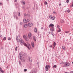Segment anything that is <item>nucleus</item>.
Listing matches in <instances>:
<instances>
[{"label":"nucleus","mask_w":73,"mask_h":73,"mask_svg":"<svg viewBox=\"0 0 73 73\" xmlns=\"http://www.w3.org/2000/svg\"><path fill=\"white\" fill-rule=\"evenodd\" d=\"M41 29H43V28H42V27Z\"/></svg>","instance_id":"8fccbe9b"},{"label":"nucleus","mask_w":73,"mask_h":73,"mask_svg":"<svg viewBox=\"0 0 73 73\" xmlns=\"http://www.w3.org/2000/svg\"><path fill=\"white\" fill-rule=\"evenodd\" d=\"M50 66L49 65H46L45 66L46 70V71H48V70H49V69H50Z\"/></svg>","instance_id":"7ed1b4c3"},{"label":"nucleus","mask_w":73,"mask_h":73,"mask_svg":"<svg viewBox=\"0 0 73 73\" xmlns=\"http://www.w3.org/2000/svg\"><path fill=\"white\" fill-rule=\"evenodd\" d=\"M31 45L33 48H34L35 46V45L34 44V42H33V41L32 42Z\"/></svg>","instance_id":"9d476101"},{"label":"nucleus","mask_w":73,"mask_h":73,"mask_svg":"<svg viewBox=\"0 0 73 73\" xmlns=\"http://www.w3.org/2000/svg\"><path fill=\"white\" fill-rule=\"evenodd\" d=\"M27 27H28V25L27 24H26L24 25L25 28H27Z\"/></svg>","instance_id":"aec40b11"},{"label":"nucleus","mask_w":73,"mask_h":73,"mask_svg":"<svg viewBox=\"0 0 73 73\" xmlns=\"http://www.w3.org/2000/svg\"><path fill=\"white\" fill-rule=\"evenodd\" d=\"M53 13H56V12L55 11H53Z\"/></svg>","instance_id":"79ce46f5"},{"label":"nucleus","mask_w":73,"mask_h":73,"mask_svg":"<svg viewBox=\"0 0 73 73\" xmlns=\"http://www.w3.org/2000/svg\"><path fill=\"white\" fill-rule=\"evenodd\" d=\"M57 68V66L56 65H55L53 66V68L54 69V68Z\"/></svg>","instance_id":"2eb2a0df"},{"label":"nucleus","mask_w":73,"mask_h":73,"mask_svg":"<svg viewBox=\"0 0 73 73\" xmlns=\"http://www.w3.org/2000/svg\"><path fill=\"white\" fill-rule=\"evenodd\" d=\"M19 42L22 45L23 44V43H24V42L23 40V39L21 38H20L19 39Z\"/></svg>","instance_id":"39448f33"},{"label":"nucleus","mask_w":73,"mask_h":73,"mask_svg":"<svg viewBox=\"0 0 73 73\" xmlns=\"http://www.w3.org/2000/svg\"><path fill=\"white\" fill-rule=\"evenodd\" d=\"M17 0H15V2H17Z\"/></svg>","instance_id":"37998d69"},{"label":"nucleus","mask_w":73,"mask_h":73,"mask_svg":"<svg viewBox=\"0 0 73 73\" xmlns=\"http://www.w3.org/2000/svg\"><path fill=\"white\" fill-rule=\"evenodd\" d=\"M19 63L20 64V65H21V62L19 61Z\"/></svg>","instance_id":"58836bf2"},{"label":"nucleus","mask_w":73,"mask_h":73,"mask_svg":"<svg viewBox=\"0 0 73 73\" xmlns=\"http://www.w3.org/2000/svg\"><path fill=\"white\" fill-rule=\"evenodd\" d=\"M27 45H29H29H30V44H29V43H27Z\"/></svg>","instance_id":"e433bc0d"},{"label":"nucleus","mask_w":73,"mask_h":73,"mask_svg":"<svg viewBox=\"0 0 73 73\" xmlns=\"http://www.w3.org/2000/svg\"><path fill=\"white\" fill-rule=\"evenodd\" d=\"M23 23H27V20L25 19H23Z\"/></svg>","instance_id":"ddd939ff"},{"label":"nucleus","mask_w":73,"mask_h":73,"mask_svg":"<svg viewBox=\"0 0 73 73\" xmlns=\"http://www.w3.org/2000/svg\"><path fill=\"white\" fill-rule=\"evenodd\" d=\"M0 71L2 73H4V71L3 70H2V69L1 68H0Z\"/></svg>","instance_id":"dca6fc26"},{"label":"nucleus","mask_w":73,"mask_h":73,"mask_svg":"<svg viewBox=\"0 0 73 73\" xmlns=\"http://www.w3.org/2000/svg\"><path fill=\"white\" fill-rule=\"evenodd\" d=\"M51 19L52 20H54L55 19H56V17H52Z\"/></svg>","instance_id":"f3484780"},{"label":"nucleus","mask_w":73,"mask_h":73,"mask_svg":"<svg viewBox=\"0 0 73 73\" xmlns=\"http://www.w3.org/2000/svg\"><path fill=\"white\" fill-rule=\"evenodd\" d=\"M29 60L30 62H32V59H31V58H29Z\"/></svg>","instance_id":"5701e85b"},{"label":"nucleus","mask_w":73,"mask_h":73,"mask_svg":"<svg viewBox=\"0 0 73 73\" xmlns=\"http://www.w3.org/2000/svg\"><path fill=\"white\" fill-rule=\"evenodd\" d=\"M64 65L66 66H69L70 65V64L69 63L66 62L64 64Z\"/></svg>","instance_id":"0eeeda50"},{"label":"nucleus","mask_w":73,"mask_h":73,"mask_svg":"<svg viewBox=\"0 0 73 73\" xmlns=\"http://www.w3.org/2000/svg\"><path fill=\"white\" fill-rule=\"evenodd\" d=\"M56 42H54L53 43V45L54 47H55V46H56Z\"/></svg>","instance_id":"412c9836"},{"label":"nucleus","mask_w":73,"mask_h":73,"mask_svg":"<svg viewBox=\"0 0 73 73\" xmlns=\"http://www.w3.org/2000/svg\"><path fill=\"white\" fill-rule=\"evenodd\" d=\"M44 4L45 5H46V4H47V2H44Z\"/></svg>","instance_id":"393cba45"},{"label":"nucleus","mask_w":73,"mask_h":73,"mask_svg":"<svg viewBox=\"0 0 73 73\" xmlns=\"http://www.w3.org/2000/svg\"><path fill=\"white\" fill-rule=\"evenodd\" d=\"M51 34L52 35H53V37H54V35L53 34V32L51 33Z\"/></svg>","instance_id":"7c9ffc66"},{"label":"nucleus","mask_w":73,"mask_h":73,"mask_svg":"<svg viewBox=\"0 0 73 73\" xmlns=\"http://www.w3.org/2000/svg\"><path fill=\"white\" fill-rule=\"evenodd\" d=\"M27 69H25L24 70V72H27Z\"/></svg>","instance_id":"2f4dec72"},{"label":"nucleus","mask_w":73,"mask_h":73,"mask_svg":"<svg viewBox=\"0 0 73 73\" xmlns=\"http://www.w3.org/2000/svg\"><path fill=\"white\" fill-rule=\"evenodd\" d=\"M7 0V1H9V0Z\"/></svg>","instance_id":"09e8293b"},{"label":"nucleus","mask_w":73,"mask_h":73,"mask_svg":"<svg viewBox=\"0 0 73 73\" xmlns=\"http://www.w3.org/2000/svg\"><path fill=\"white\" fill-rule=\"evenodd\" d=\"M20 25H22V24H23V23L21 22L20 23Z\"/></svg>","instance_id":"4c0bfd02"},{"label":"nucleus","mask_w":73,"mask_h":73,"mask_svg":"<svg viewBox=\"0 0 73 73\" xmlns=\"http://www.w3.org/2000/svg\"><path fill=\"white\" fill-rule=\"evenodd\" d=\"M52 27V28L50 29V31L51 32H52H52H53L54 31V27H54V25L52 24H51L49 25V27Z\"/></svg>","instance_id":"f257e3e1"},{"label":"nucleus","mask_w":73,"mask_h":73,"mask_svg":"<svg viewBox=\"0 0 73 73\" xmlns=\"http://www.w3.org/2000/svg\"><path fill=\"white\" fill-rule=\"evenodd\" d=\"M71 7H72V6H71Z\"/></svg>","instance_id":"864d4df0"},{"label":"nucleus","mask_w":73,"mask_h":73,"mask_svg":"<svg viewBox=\"0 0 73 73\" xmlns=\"http://www.w3.org/2000/svg\"><path fill=\"white\" fill-rule=\"evenodd\" d=\"M50 48H52V45H50Z\"/></svg>","instance_id":"c03bdc74"},{"label":"nucleus","mask_w":73,"mask_h":73,"mask_svg":"<svg viewBox=\"0 0 73 73\" xmlns=\"http://www.w3.org/2000/svg\"><path fill=\"white\" fill-rule=\"evenodd\" d=\"M72 7H73V4L72 5Z\"/></svg>","instance_id":"3c124183"},{"label":"nucleus","mask_w":73,"mask_h":73,"mask_svg":"<svg viewBox=\"0 0 73 73\" xmlns=\"http://www.w3.org/2000/svg\"><path fill=\"white\" fill-rule=\"evenodd\" d=\"M61 22L62 23H63L64 22V21L62 20H61Z\"/></svg>","instance_id":"c756f323"},{"label":"nucleus","mask_w":73,"mask_h":73,"mask_svg":"<svg viewBox=\"0 0 73 73\" xmlns=\"http://www.w3.org/2000/svg\"><path fill=\"white\" fill-rule=\"evenodd\" d=\"M32 36V34H31V33H29L28 34V38H29L31 37V36Z\"/></svg>","instance_id":"f8f14e48"},{"label":"nucleus","mask_w":73,"mask_h":73,"mask_svg":"<svg viewBox=\"0 0 73 73\" xmlns=\"http://www.w3.org/2000/svg\"><path fill=\"white\" fill-rule=\"evenodd\" d=\"M48 33H49V34H50V32H48Z\"/></svg>","instance_id":"49530a36"},{"label":"nucleus","mask_w":73,"mask_h":73,"mask_svg":"<svg viewBox=\"0 0 73 73\" xmlns=\"http://www.w3.org/2000/svg\"><path fill=\"white\" fill-rule=\"evenodd\" d=\"M57 27L58 29V30L57 31V32H60L61 31L60 27L58 25V26Z\"/></svg>","instance_id":"6e6552de"},{"label":"nucleus","mask_w":73,"mask_h":73,"mask_svg":"<svg viewBox=\"0 0 73 73\" xmlns=\"http://www.w3.org/2000/svg\"><path fill=\"white\" fill-rule=\"evenodd\" d=\"M33 38L34 40L35 41H36V37H35V36H34Z\"/></svg>","instance_id":"4be33fe9"},{"label":"nucleus","mask_w":73,"mask_h":73,"mask_svg":"<svg viewBox=\"0 0 73 73\" xmlns=\"http://www.w3.org/2000/svg\"><path fill=\"white\" fill-rule=\"evenodd\" d=\"M53 48H54V47Z\"/></svg>","instance_id":"603ef678"},{"label":"nucleus","mask_w":73,"mask_h":73,"mask_svg":"<svg viewBox=\"0 0 73 73\" xmlns=\"http://www.w3.org/2000/svg\"><path fill=\"white\" fill-rule=\"evenodd\" d=\"M16 39L17 40V41H19V39L18 38L17 39V38H16Z\"/></svg>","instance_id":"a19ab883"},{"label":"nucleus","mask_w":73,"mask_h":73,"mask_svg":"<svg viewBox=\"0 0 73 73\" xmlns=\"http://www.w3.org/2000/svg\"><path fill=\"white\" fill-rule=\"evenodd\" d=\"M15 50L16 51L17 50V47H16L15 48Z\"/></svg>","instance_id":"cd10ccee"},{"label":"nucleus","mask_w":73,"mask_h":73,"mask_svg":"<svg viewBox=\"0 0 73 73\" xmlns=\"http://www.w3.org/2000/svg\"><path fill=\"white\" fill-rule=\"evenodd\" d=\"M62 48L63 49H64V50H65V46H62Z\"/></svg>","instance_id":"a211bd4d"},{"label":"nucleus","mask_w":73,"mask_h":73,"mask_svg":"<svg viewBox=\"0 0 73 73\" xmlns=\"http://www.w3.org/2000/svg\"><path fill=\"white\" fill-rule=\"evenodd\" d=\"M65 33H69V31H65Z\"/></svg>","instance_id":"72a5a7b5"},{"label":"nucleus","mask_w":73,"mask_h":73,"mask_svg":"<svg viewBox=\"0 0 73 73\" xmlns=\"http://www.w3.org/2000/svg\"><path fill=\"white\" fill-rule=\"evenodd\" d=\"M66 1L67 3H69V0H67Z\"/></svg>","instance_id":"c9c22d12"},{"label":"nucleus","mask_w":73,"mask_h":73,"mask_svg":"<svg viewBox=\"0 0 73 73\" xmlns=\"http://www.w3.org/2000/svg\"><path fill=\"white\" fill-rule=\"evenodd\" d=\"M6 39H7V38L6 37H5L4 38L3 40H6Z\"/></svg>","instance_id":"b1692460"},{"label":"nucleus","mask_w":73,"mask_h":73,"mask_svg":"<svg viewBox=\"0 0 73 73\" xmlns=\"http://www.w3.org/2000/svg\"><path fill=\"white\" fill-rule=\"evenodd\" d=\"M21 3L23 5H25V1H21Z\"/></svg>","instance_id":"4468645a"},{"label":"nucleus","mask_w":73,"mask_h":73,"mask_svg":"<svg viewBox=\"0 0 73 73\" xmlns=\"http://www.w3.org/2000/svg\"><path fill=\"white\" fill-rule=\"evenodd\" d=\"M0 4L1 5V4H2L1 3H0Z\"/></svg>","instance_id":"de8ad7c7"},{"label":"nucleus","mask_w":73,"mask_h":73,"mask_svg":"<svg viewBox=\"0 0 73 73\" xmlns=\"http://www.w3.org/2000/svg\"><path fill=\"white\" fill-rule=\"evenodd\" d=\"M59 5L60 6H61V4H59Z\"/></svg>","instance_id":"a18cd8bd"},{"label":"nucleus","mask_w":73,"mask_h":73,"mask_svg":"<svg viewBox=\"0 0 73 73\" xmlns=\"http://www.w3.org/2000/svg\"><path fill=\"white\" fill-rule=\"evenodd\" d=\"M8 40H11V38H8Z\"/></svg>","instance_id":"f704fd0d"},{"label":"nucleus","mask_w":73,"mask_h":73,"mask_svg":"<svg viewBox=\"0 0 73 73\" xmlns=\"http://www.w3.org/2000/svg\"><path fill=\"white\" fill-rule=\"evenodd\" d=\"M28 25L29 27H32L33 25V24L32 23H30L28 24Z\"/></svg>","instance_id":"9b49d317"},{"label":"nucleus","mask_w":73,"mask_h":73,"mask_svg":"<svg viewBox=\"0 0 73 73\" xmlns=\"http://www.w3.org/2000/svg\"><path fill=\"white\" fill-rule=\"evenodd\" d=\"M67 12H68V13H69V12H70V10L68 9V10Z\"/></svg>","instance_id":"473e14b6"},{"label":"nucleus","mask_w":73,"mask_h":73,"mask_svg":"<svg viewBox=\"0 0 73 73\" xmlns=\"http://www.w3.org/2000/svg\"><path fill=\"white\" fill-rule=\"evenodd\" d=\"M26 21H27V23L28 22H29V19H27V20H26Z\"/></svg>","instance_id":"bb28decb"},{"label":"nucleus","mask_w":73,"mask_h":73,"mask_svg":"<svg viewBox=\"0 0 73 73\" xmlns=\"http://www.w3.org/2000/svg\"><path fill=\"white\" fill-rule=\"evenodd\" d=\"M23 38L25 39L26 41H28V35H24L23 36Z\"/></svg>","instance_id":"20e7f679"},{"label":"nucleus","mask_w":73,"mask_h":73,"mask_svg":"<svg viewBox=\"0 0 73 73\" xmlns=\"http://www.w3.org/2000/svg\"><path fill=\"white\" fill-rule=\"evenodd\" d=\"M64 64V62H62L60 63V64Z\"/></svg>","instance_id":"ea45409f"},{"label":"nucleus","mask_w":73,"mask_h":73,"mask_svg":"<svg viewBox=\"0 0 73 73\" xmlns=\"http://www.w3.org/2000/svg\"><path fill=\"white\" fill-rule=\"evenodd\" d=\"M18 15L19 16H20V12L18 13Z\"/></svg>","instance_id":"a878e982"},{"label":"nucleus","mask_w":73,"mask_h":73,"mask_svg":"<svg viewBox=\"0 0 73 73\" xmlns=\"http://www.w3.org/2000/svg\"><path fill=\"white\" fill-rule=\"evenodd\" d=\"M36 69H33L32 70L31 73H36Z\"/></svg>","instance_id":"423d86ee"},{"label":"nucleus","mask_w":73,"mask_h":73,"mask_svg":"<svg viewBox=\"0 0 73 73\" xmlns=\"http://www.w3.org/2000/svg\"><path fill=\"white\" fill-rule=\"evenodd\" d=\"M23 44H24V46H26V47H27V48H28L29 49H30L29 48V46H27V44H26V43H25L24 42V43H23Z\"/></svg>","instance_id":"1a4fd4ad"},{"label":"nucleus","mask_w":73,"mask_h":73,"mask_svg":"<svg viewBox=\"0 0 73 73\" xmlns=\"http://www.w3.org/2000/svg\"><path fill=\"white\" fill-rule=\"evenodd\" d=\"M34 32H37V28H35L34 29Z\"/></svg>","instance_id":"6ab92c4d"},{"label":"nucleus","mask_w":73,"mask_h":73,"mask_svg":"<svg viewBox=\"0 0 73 73\" xmlns=\"http://www.w3.org/2000/svg\"><path fill=\"white\" fill-rule=\"evenodd\" d=\"M22 56V54H21V53L20 52L19 53V59H21L23 61V62H25V60L24 59H22V56Z\"/></svg>","instance_id":"f03ea898"},{"label":"nucleus","mask_w":73,"mask_h":73,"mask_svg":"<svg viewBox=\"0 0 73 73\" xmlns=\"http://www.w3.org/2000/svg\"><path fill=\"white\" fill-rule=\"evenodd\" d=\"M49 18H50V19H52V16L51 15H50L49 16Z\"/></svg>","instance_id":"c85d7f7f"}]
</instances>
